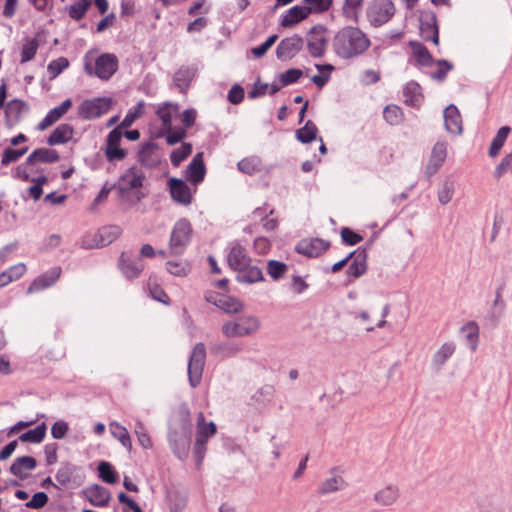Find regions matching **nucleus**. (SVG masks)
Masks as SVG:
<instances>
[{
	"mask_svg": "<svg viewBox=\"0 0 512 512\" xmlns=\"http://www.w3.org/2000/svg\"><path fill=\"white\" fill-rule=\"evenodd\" d=\"M192 423L186 404L179 406L177 416L169 425L168 441L175 456L183 461L188 457L191 443Z\"/></svg>",
	"mask_w": 512,
	"mask_h": 512,
	"instance_id": "1",
	"label": "nucleus"
},
{
	"mask_svg": "<svg viewBox=\"0 0 512 512\" xmlns=\"http://www.w3.org/2000/svg\"><path fill=\"white\" fill-rule=\"evenodd\" d=\"M332 45L340 58L350 59L364 53L370 46V39L359 28L347 26L336 33Z\"/></svg>",
	"mask_w": 512,
	"mask_h": 512,
	"instance_id": "2",
	"label": "nucleus"
},
{
	"mask_svg": "<svg viewBox=\"0 0 512 512\" xmlns=\"http://www.w3.org/2000/svg\"><path fill=\"white\" fill-rule=\"evenodd\" d=\"M142 170L136 166L127 169L114 185L120 199L131 205L137 204L144 198L141 191L144 181Z\"/></svg>",
	"mask_w": 512,
	"mask_h": 512,
	"instance_id": "3",
	"label": "nucleus"
},
{
	"mask_svg": "<svg viewBox=\"0 0 512 512\" xmlns=\"http://www.w3.org/2000/svg\"><path fill=\"white\" fill-rule=\"evenodd\" d=\"M260 320L253 315H243L225 321L221 332L226 338H242L253 335L260 329Z\"/></svg>",
	"mask_w": 512,
	"mask_h": 512,
	"instance_id": "4",
	"label": "nucleus"
},
{
	"mask_svg": "<svg viewBox=\"0 0 512 512\" xmlns=\"http://www.w3.org/2000/svg\"><path fill=\"white\" fill-rule=\"evenodd\" d=\"M192 233L191 223L185 218L179 219L174 224L170 234V254L175 256L182 255L191 242Z\"/></svg>",
	"mask_w": 512,
	"mask_h": 512,
	"instance_id": "5",
	"label": "nucleus"
},
{
	"mask_svg": "<svg viewBox=\"0 0 512 512\" xmlns=\"http://www.w3.org/2000/svg\"><path fill=\"white\" fill-rule=\"evenodd\" d=\"M206 360V349L203 343H197L190 355L188 362V380L192 388H196L202 379Z\"/></svg>",
	"mask_w": 512,
	"mask_h": 512,
	"instance_id": "6",
	"label": "nucleus"
},
{
	"mask_svg": "<svg viewBox=\"0 0 512 512\" xmlns=\"http://www.w3.org/2000/svg\"><path fill=\"white\" fill-rule=\"evenodd\" d=\"M113 104L110 97H97L83 101L78 106V115L86 120L99 118L106 114Z\"/></svg>",
	"mask_w": 512,
	"mask_h": 512,
	"instance_id": "7",
	"label": "nucleus"
},
{
	"mask_svg": "<svg viewBox=\"0 0 512 512\" xmlns=\"http://www.w3.org/2000/svg\"><path fill=\"white\" fill-rule=\"evenodd\" d=\"M395 14V6L391 0H374L367 9V18L374 27L387 23Z\"/></svg>",
	"mask_w": 512,
	"mask_h": 512,
	"instance_id": "8",
	"label": "nucleus"
},
{
	"mask_svg": "<svg viewBox=\"0 0 512 512\" xmlns=\"http://www.w3.org/2000/svg\"><path fill=\"white\" fill-rule=\"evenodd\" d=\"M118 69V58L112 53L101 54L95 60L94 69L89 65H85V70L90 75H95L101 80L110 79Z\"/></svg>",
	"mask_w": 512,
	"mask_h": 512,
	"instance_id": "9",
	"label": "nucleus"
},
{
	"mask_svg": "<svg viewBox=\"0 0 512 512\" xmlns=\"http://www.w3.org/2000/svg\"><path fill=\"white\" fill-rule=\"evenodd\" d=\"M448 142L446 140H438L432 147L428 162L425 166L424 173L430 178L435 175L443 166L447 158Z\"/></svg>",
	"mask_w": 512,
	"mask_h": 512,
	"instance_id": "10",
	"label": "nucleus"
},
{
	"mask_svg": "<svg viewBox=\"0 0 512 512\" xmlns=\"http://www.w3.org/2000/svg\"><path fill=\"white\" fill-rule=\"evenodd\" d=\"M122 135V131L119 128H114L107 136L105 156L109 162L121 161L127 155L126 150L119 147Z\"/></svg>",
	"mask_w": 512,
	"mask_h": 512,
	"instance_id": "11",
	"label": "nucleus"
},
{
	"mask_svg": "<svg viewBox=\"0 0 512 512\" xmlns=\"http://www.w3.org/2000/svg\"><path fill=\"white\" fill-rule=\"evenodd\" d=\"M303 38L297 34L282 39L277 48L276 55L280 60L292 59L303 48Z\"/></svg>",
	"mask_w": 512,
	"mask_h": 512,
	"instance_id": "12",
	"label": "nucleus"
},
{
	"mask_svg": "<svg viewBox=\"0 0 512 512\" xmlns=\"http://www.w3.org/2000/svg\"><path fill=\"white\" fill-rule=\"evenodd\" d=\"M329 473L330 477L325 479L318 487V493L320 495L338 492L344 490L348 486V483L343 478L338 467L332 468Z\"/></svg>",
	"mask_w": 512,
	"mask_h": 512,
	"instance_id": "13",
	"label": "nucleus"
},
{
	"mask_svg": "<svg viewBox=\"0 0 512 512\" xmlns=\"http://www.w3.org/2000/svg\"><path fill=\"white\" fill-rule=\"evenodd\" d=\"M419 29L420 35L425 41H432L435 45L439 44V31L434 13H425L421 16Z\"/></svg>",
	"mask_w": 512,
	"mask_h": 512,
	"instance_id": "14",
	"label": "nucleus"
},
{
	"mask_svg": "<svg viewBox=\"0 0 512 512\" xmlns=\"http://www.w3.org/2000/svg\"><path fill=\"white\" fill-rule=\"evenodd\" d=\"M169 188L174 201L182 205H189L192 202L193 193L183 180L172 178L169 181Z\"/></svg>",
	"mask_w": 512,
	"mask_h": 512,
	"instance_id": "15",
	"label": "nucleus"
},
{
	"mask_svg": "<svg viewBox=\"0 0 512 512\" xmlns=\"http://www.w3.org/2000/svg\"><path fill=\"white\" fill-rule=\"evenodd\" d=\"M444 126L448 133L461 135L463 132L462 118L458 108L450 104L443 112Z\"/></svg>",
	"mask_w": 512,
	"mask_h": 512,
	"instance_id": "16",
	"label": "nucleus"
},
{
	"mask_svg": "<svg viewBox=\"0 0 512 512\" xmlns=\"http://www.w3.org/2000/svg\"><path fill=\"white\" fill-rule=\"evenodd\" d=\"M227 262L233 270L238 272L240 269L245 268L251 262V259L247 255L245 248L235 242L230 245Z\"/></svg>",
	"mask_w": 512,
	"mask_h": 512,
	"instance_id": "17",
	"label": "nucleus"
},
{
	"mask_svg": "<svg viewBox=\"0 0 512 512\" xmlns=\"http://www.w3.org/2000/svg\"><path fill=\"white\" fill-rule=\"evenodd\" d=\"M61 268L53 267L41 276L37 277L28 287L27 294L42 291L52 286L60 277Z\"/></svg>",
	"mask_w": 512,
	"mask_h": 512,
	"instance_id": "18",
	"label": "nucleus"
},
{
	"mask_svg": "<svg viewBox=\"0 0 512 512\" xmlns=\"http://www.w3.org/2000/svg\"><path fill=\"white\" fill-rule=\"evenodd\" d=\"M328 248V243L319 238L303 239L296 245L299 254L317 257Z\"/></svg>",
	"mask_w": 512,
	"mask_h": 512,
	"instance_id": "19",
	"label": "nucleus"
},
{
	"mask_svg": "<svg viewBox=\"0 0 512 512\" xmlns=\"http://www.w3.org/2000/svg\"><path fill=\"white\" fill-rule=\"evenodd\" d=\"M37 466V461L31 456H21L16 458L10 466V473L19 478L25 480L29 472L34 470Z\"/></svg>",
	"mask_w": 512,
	"mask_h": 512,
	"instance_id": "20",
	"label": "nucleus"
},
{
	"mask_svg": "<svg viewBox=\"0 0 512 512\" xmlns=\"http://www.w3.org/2000/svg\"><path fill=\"white\" fill-rule=\"evenodd\" d=\"M349 257L352 262L348 267L347 274L359 278L367 270V252L365 249H357L349 253Z\"/></svg>",
	"mask_w": 512,
	"mask_h": 512,
	"instance_id": "21",
	"label": "nucleus"
},
{
	"mask_svg": "<svg viewBox=\"0 0 512 512\" xmlns=\"http://www.w3.org/2000/svg\"><path fill=\"white\" fill-rule=\"evenodd\" d=\"M118 266L126 279L137 278L144 269L141 259H132L122 254Z\"/></svg>",
	"mask_w": 512,
	"mask_h": 512,
	"instance_id": "22",
	"label": "nucleus"
},
{
	"mask_svg": "<svg viewBox=\"0 0 512 512\" xmlns=\"http://www.w3.org/2000/svg\"><path fill=\"white\" fill-rule=\"evenodd\" d=\"M138 161L145 167L153 168L160 162L157 144L148 142L138 152Z\"/></svg>",
	"mask_w": 512,
	"mask_h": 512,
	"instance_id": "23",
	"label": "nucleus"
},
{
	"mask_svg": "<svg viewBox=\"0 0 512 512\" xmlns=\"http://www.w3.org/2000/svg\"><path fill=\"white\" fill-rule=\"evenodd\" d=\"M327 45V39L323 32H317V27L310 30V37L308 38L307 48L312 57L323 56Z\"/></svg>",
	"mask_w": 512,
	"mask_h": 512,
	"instance_id": "24",
	"label": "nucleus"
},
{
	"mask_svg": "<svg viewBox=\"0 0 512 512\" xmlns=\"http://www.w3.org/2000/svg\"><path fill=\"white\" fill-rule=\"evenodd\" d=\"M456 351V344L452 341L443 343L432 355L431 365L435 370L441 369Z\"/></svg>",
	"mask_w": 512,
	"mask_h": 512,
	"instance_id": "25",
	"label": "nucleus"
},
{
	"mask_svg": "<svg viewBox=\"0 0 512 512\" xmlns=\"http://www.w3.org/2000/svg\"><path fill=\"white\" fill-rule=\"evenodd\" d=\"M187 176L189 180L194 184L197 185L201 181H203L206 168L203 161V153H197L192 161L189 163L186 169Z\"/></svg>",
	"mask_w": 512,
	"mask_h": 512,
	"instance_id": "26",
	"label": "nucleus"
},
{
	"mask_svg": "<svg viewBox=\"0 0 512 512\" xmlns=\"http://www.w3.org/2000/svg\"><path fill=\"white\" fill-rule=\"evenodd\" d=\"M84 494L86 499L96 507L107 506L111 498L108 489L99 485L88 487Z\"/></svg>",
	"mask_w": 512,
	"mask_h": 512,
	"instance_id": "27",
	"label": "nucleus"
},
{
	"mask_svg": "<svg viewBox=\"0 0 512 512\" xmlns=\"http://www.w3.org/2000/svg\"><path fill=\"white\" fill-rule=\"evenodd\" d=\"M310 15L306 6H293L281 16L280 24L283 27H292Z\"/></svg>",
	"mask_w": 512,
	"mask_h": 512,
	"instance_id": "28",
	"label": "nucleus"
},
{
	"mask_svg": "<svg viewBox=\"0 0 512 512\" xmlns=\"http://www.w3.org/2000/svg\"><path fill=\"white\" fill-rule=\"evenodd\" d=\"M72 106V100L66 99L59 106L51 109L38 124L39 130H45L58 121Z\"/></svg>",
	"mask_w": 512,
	"mask_h": 512,
	"instance_id": "29",
	"label": "nucleus"
},
{
	"mask_svg": "<svg viewBox=\"0 0 512 512\" xmlns=\"http://www.w3.org/2000/svg\"><path fill=\"white\" fill-rule=\"evenodd\" d=\"M400 496L399 488L396 485H386L374 494V501L381 506H390L396 503Z\"/></svg>",
	"mask_w": 512,
	"mask_h": 512,
	"instance_id": "30",
	"label": "nucleus"
},
{
	"mask_svg": "<svg viewBox=\"0 0 512 512\" xmlns=\"http://www.w3.org/2000/svg\"><path fill=\"white\" fill-rule=\"evenodd\" d=\"M197 69L193 66H182L174 74L173 81L180 92H185L196 75Z\"/></svg>",
	"mask_w": 512,
	"mask_h": 512,
	"instance_id": "31",
	"label": "nucleus"
},
{
	"mask_svg": "<svg viewBox=\"0 0 512 512\" xmlns=\"http://www.w3.org/2000/svg\"><path fill=\"white\" fill-rule=\"evenodd\" d=\"M236 280L240 283L253 284L264 281V275L258 266L252 265L251 262H249L245 268L237 272Z\"/></svg>",
	"mask_w": 512,
	"mask_h": 512,
	"instance_id": "32",
	"label": "nucleus"
},
{
	"mask_svg": "<svg viewBox=\"0 0 512 512\" xmlns=\"http://www.w3.org/2000/svg\"><path fill=\"white\" fill-rule=\"evenodd\" d=\"M59 160V154L54 149L39 148L34 150L26 159V164L55 163Z\"/></svg>",
	"mask_w": 512,
	"mask_h": 512,
	"instance_id": "33",
	"label": "nucleus"
},
{
	"mask_svg": "<svg viewBox=\"0 0 512 512\" xmlns=\"http://www.w3.org/2000/svg\"><path fill=\"white\" fill-rule=\"evenodd\" d=\"M73 132L74 129L70 124H60L50 134L47 142L51 146L65 144L72 138Z\"/></svg>",
	"mask_w": 512,
	"mask_h": 512,
	"instance_id": "34",
	"label": "nucleus"
},
{
	"mask_svg": "<svg viewBox=\"0 0 512 512\" xmlns=\"http://www.w3.org/2000/svg\"><path fill=\"white\" fill-rule=\"evenodd\" d=\"M26 111V104L18 99L11 100L8 102L5 109L6 122L9 126H13L17 123L22 114Z\"/></svg>",
	"mask_w": 512,
	"mask_h": 512,
	"instance_id": "35",
	"label": "nucleus"
},
{
	"mask_svg": "<svg viewBox=\"0 0 512 512\" xmlns=\"http://www.w3.org/2000/svg\"><path fill=\"white\" fill-rule=\"evenodd\" d=\"M405 103L412 107H419L423 100L421 87L417 82L411 81L403 89Z\"/></svg>",
	"mask_w": 512,
	"mask_h": 512,
	"instance_id": "36",
	"label": "nucleus"
},
{
	"mask_svg": "<svg viewBox=\"0 0 512 512\" xmlns=\"http://www.w3.org/2000/svg\"><path fill=\"white\" fill-rule=\"evenodd\" d=\"M364 0H344L342 15L347 21L358 23Z\"/></svg>",
	"mask_w": 512,
	"mask_h": 512,
	"instance_id": "37",
	"label": "nucleus"
},
{
	"mask_svg": "<svg viewBox=\"0 0 512 512\" xmlns=\"http://www.w3.org/2000/svg\"><path fill=\"white\" fill-rule=\"evenodd\" d=\"M210 301V299H208ZM212 302V300H211ZM213 304H215L218 308L223 310L226 313H238L242 310L243 306L242 304L235 298L227 296V295H220L217 296L215 300H213Z\"/></svg>",
	"mask_w": 512,
	"mask_h": 512,
	"instance_id": "38",
	"label": "nucleus"
},
{
	"mask_svg": "<svg viewBox=\"0 0 512 512\" xmlns=\"http://www.w3.org/2000/svg\"><path fill=\"white\" fill-rule=\"evenodd\" d=\"M178 104L170 102L164 103L157 109V115L162 121L163 129H170L172 126V118L178 113Z\"/></svg>",
	"mask_w": 512,
	"mask_h": 512,
	"instance_id": "39",
	"label": "nucleus"
},
{
	"mask_svg": "<svg viewBox=\"0 0 512 512\" xmlns=\"http://www.w3.org/2000/svg\"><path fill=\"white\" fill-rule=\"evenodd\" d=\"M455 192V182L452 178H445L439 185L437 190V198L440 204L446 205L448 204L454 195Z\"/></svg>",
	"mask_w": 512,
	"mask_h": 512,
	"instance_id": "40",
	"label": "nucleus"
},
{
	"mask_svg": "<svg viewBox=\"0 0 512 512\" xmlns=\"http://www.w3.org/2000/svg\"><path fill=\"white\" fill-rule=\"evenodd\" d=\"M121 234V228L117 225H110L101 228L98 232L99 240L97 246H106L115 241Z\"/></svg>",
	"mask_w": 512,
	"mask_h": 512,
	"instance_id": "41",
	"label": "nucleus"
},
{
	"mask_svg": "<svg viewBox=\"0 0 512 512\" xmlns=\"http://www.w3.org/2000/svg\"><path fill=\"white\" fill-rule=\"evenodd\" d=\"M109 426L112 436L116 438L125 449L131 451V437L126 427L122 426L118 422H111Z\"/></svg>",
	"mask_w": 512,
	"mask_h": 512,
	"instance_id": "42",
	"label": "nucleus"
},
{
	"mask_svg": "<svg viewBox=\"0 0 512 512\" xmlns=\"http://www.w3.org/2000/svg\"><path fill=\"white\" fill-rule=\"evenodd\" d=\"M505 308H506V304L502 298V288L499 287L496 289V292H495V299L493 301L492 308L488 315L489 319L493 323L497 324L499 322L500 318L503 316Z\"/></svg>",
	"mask_w": 512,
	"mask_h": 512,
	"instance_id": "43",
	"label": "nucleus"
},
{
	"mask_svg": "<svg viewBox=\"0 0 512 512\" xmlns=\"http://www.w3.org/2000/svg\"><path fill=\"white\" fill-rule=\"evenodd\" d=\"M410 46L412 49L413 57L419 65L429 66L432 64L433 57L423 44L412 41L410 42Z\"/></svg>",
	"mask_w": 512,
	"mask_h": 512,
	"instance_id": "44",
	"label": "nucleus"
},
{
	"mask_svg": "<svg viewBox=\"0 0 512 512\" xmlns=\"http://www.w3.org/2000/svg\"><path fill=\"white\" fill-rule=\"evenodd\" d=\"M461 331L465 334L467 346L471 351H475L477 349L479 337V327L477 323L469 321L461 327Z\"/></svg>",
	"mask_w": 512,
	"mask_h": 512,
	"instance_id": "45",
	"label": "nucleus"
},
{
	"mask_svg": "<svg viewBox=\"0 0 512 512\" xmlns=\"http://www.w3.org/2000/svg\"><path fill=\"white\" fill-rule=\"evenodd\" d=\"M47 426L45 423H41L36 426L34 429H30L19 436V440L21 442L28 443H41L46 436Z\"/></svg>",
	"mask_w": 512,
	"mask_h": 512,
	"instance_id": "46",
	"label": "nucleus"
},
{
	"mask_svg": "<svg viewBox=\"0 0 512 512\" xmlns=\"http://www.w3.org/2000/svg\"><path fill=\"white\" fill-rule=\"evenodd\" d=\"M511 129L509 126H502L496 133L495 137L493 138L490 148H489V156L495 157L498 155L499 151L505 144V141L507 140V137L510 133Z\"/></svg>",
	"mask_w": 512,
	"mask_h": 512,
	"instance_id": "47",
	"label": "nucleus"
},
{
	"mask_svg": "<svg viewBox=\"0 0 512 512\" xmlns=\"http://www.w3.org/2000/svg\"><path fill=\"white\" fill-rule=\"evenodd\" d=\"M90 5L91 0H76L73 4L66 7V10L71 19L79 21L85 16Z\"/></svg>",
	"mask_w": 512,
	"mask_h": 512,
	"instance_id": "48",
	"label": "nucleus"
},
{
	"mask_svg": "<svg viewBox=\"0 0 512 512\" xmlns=\"http://www.w3.org/2000/svg\"><path fill=\"white\" fill-rule=\"evenodd\" d=\"M213 351L224 358L234 357L242 351V346L235 342H222L213 347Z\"/></svg>",
	"mask_w": 512,
	"mask_h": 512,
	"instance_id": "49",
	"label": "nucleus"
},
{
	"mask_svg": "<svg viewBox=\"0 0 512 512\" xmlns=\"http://www.w3.org/2000/svg\"><path fill=\"white\" fill-rule=\"evenodd\" d=\"M147 288L149 291L150 296L165 305H168L170 303L169 296L166 294V292L160 287L156 281V278L154 276H150L147 282Z\"/></svg>",
	"mask_w": 512,
	"mask_h": 512,
	"instance_id": "50",
	"label": "nucleus"
},
{
	"mask_svg": "<svg viewBox=\"0 0 512 512\" xmlns=\"http://www.w3.org/2000/svg\"><path fill=\"white\" fill-rule=\"evenodd\" d=\"M317 131L316 125L308 120L302 128L296 131V138L302 143H310L316 139Z\"/></svg>",
	"mask_w": 512,
	"mask_h": 512,
	"instance_id": "51",
	"label": "nucleus"
},
{
	"mask_svg": "<svg viewBox=\"0 0 512 512\" xmlns=\"http://www.w3.org/2000/svg\"><path fill=\"white\" fill-rule=\"evenodd\" d=\"M144 101H139L136 106L129 109L121 124L117 127L120 130L130 127L133 122L144 114Z\"/></svg>",
	"mask_w": 512,
	"mask_h": 512,
	"instance_id": "52",
	"label": "nucleus"
},
{
	"mask_svg": "<svg viewBox=\"0 0 512 512\" xmlns=\"http://www.w3.org/2000/svg\"><path fill=\"white\" fill-rule=\"evenodd\" d=\"M134 433L137 436L138 443L141 447L144 449L152 448V441L148 434V430L145 424L139 419L135 420Z\"/></svg>",
	"mask_w": 512,
	"mask_h": 512,
	"instance_id": "53",
	"label": "nucleus"
},
{
	"mask_svg": "<svg viewBox=\"0 0 512 512\" xmlns=\"http://www.w3.org/2000/svg\"><path fill=\"white\" fill-rule=\"evenodd\" d=\"M166 270L173 276L185 277L190 273L191 267L185 260L167 261Z\"/></svg>",
	"mask_w": 512,
	"mask_h": 512,
	"instance_id": "54",
	"label": "nucleus"
},
{
	"mask_svg": "<svg viewBox=\"0 0 512 512\" xmlns=\"http://www.w3.org/2000/svg\"><path fill=\"white\" fill-rule=\"evenodd\" d=\"M239 171L252 175L261 170V159L257 156L247 157L238 162Z\"/></svg>",
	"mask_w": 512,
	"mask_h": 512,
	"instance_id": "55",
	"label": "nucleus"
},
{
	"mask_svg": "<svg viewBox=\"0 0 512 512\" xmlns=\"http://www.w3.org/2000/svg\"><path fill=\"white\" fill-rule=\"evenodd\" d=\"M39 48V42L36 38L27 39L21 48V63H26L34 58Z\"/></svg>",
	"mask_w": 512,
	"mask_h": 512,
	"instance_id": "56",
	"label": "nucleus"
},
{
	"mask_svg": "<svg viewBox=\"0 0 512 512\" xmlns=\"http://www.w3.org/2000/svg\"><path fill=\"white\" fill-rule=\"evenodd\" d=\"M288 271V265L277 260L267 262V273L273 280L281 279Z\"/></svg>",
	"mask_w": 512,
	"mask_h": 512,
	"instance_id": "57",
	"label": "nucleus"
},
{
	"mask_svg": "<svg viewBox=\"0 0 512 512\" xmlns=\"http://www.w3.org/2000/svg\"><path fill=\"white\" fill-rule=\"evenodd\" d=\"M192 152V145L184 143L181 147L174 149L170 155L171 163L177 167L179 166Z\"/></svg>",
	"mask_w": 512,
	"mask_h": 512,
	"instance_id": "58",
	"label": "nucleus"
},
{
	"mask_svg": "<svg viewBox=\"0 0 512 512\" xmlns=\"http://www.w3.org/2000/svg\"><path fill=\"white\" fill-rule=\"evenodd\" d=\"M26 272V265L24 263H18L3 271L1 274L5 277V282L9 283L20 279Z\"/></svg>",
	"mask_w": 512,
	"mask_h": 512,
	"instance_id": "59",
	"label": "nucleus"
},
{
	"mask_svg": "<svg viewBox=\"0 0 512 512\" xmlns=\"http://www.w3.org/2000/svg\"><path fill=\"white\" fill-rule=\"evenodd\" d=\"M69 66V61L66 57H59L55 60H52L48 66L47 70L49 72V78L54 79L58 75H60L67 67Z\"/></svg>",
	"mask_w": 512,
	"mask_h": 512,
	"instance_id": "60",
	"label": "nucleus"
},
{
	"mask_svg": "<svg viewBox=\"0 0 512 512\" xmlns=\"http://www.w3.org/2000/svg\"><path fill=\"white\" fill-rule=\"evenodd\" d=\"M28 151V147H23L20 149L6 148L3 151L1 164L3 166H7L10 163L16 162L19 158L25 155Z\"/></svg>",
	"mask_w": 512,
	"mask_h": 512,
	"instance_id": "61",
	"label": "nucleus"
},
{
	"mask_svg": "<svg viewBox=\"0 0 512 512\" xmlns=\"http://www.w3.org/2000/svg\"><path fill=\"white\" fill-rule=\"evenodd\" d=\"M402 111L396 105H388L383 111V117L390 125H398L402 121Z\"/></svg>",
	"mask_w": 512,
	"mask_h": 512,
	"instance_id": "62",
	"label": "nucleus"
},
{
	"mask_svg": "<svg viewBox=\"0 0 512 512\" xmlns=\"http://www.w3.org/2000/svg\"><path fill=\"white\" fill-rule=\"evenodd\" d=\"M309 13L326 12L332 6L333 0H303Z\"/></svg>",
	"mask_w": 512,
	"mask_h": 512,
	"instance_id": "63",
	"label": "nucleus"
},
{
	"mask_svg": "<svg viewBox=\"0 0 512 512\" xmlns=\"http://www.w3.org/2000/svg\"><path fill=\"white\" fill-rule=\"evenodd\" d=\"M100 478L109 484H114L117 481V474L113 467L108 462H101L98 466Z\"/></svg>",
	"mask_w": 512,
	"mask_h": 512,
	"instance_id": "64",
	"label": "nucleus"
}]
</instances>
